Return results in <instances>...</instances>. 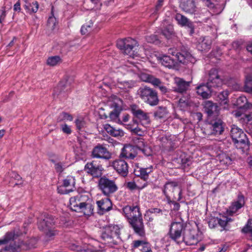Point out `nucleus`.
Segmentation results:
<instances>
[{
  "label": "nucleus",
  "instance_id": "1",
  "mask_svg": "<svg viewBox=\"0 0 252 252\" xmlns=\"http://www.w3.org/2000/svg\"><path fill=\"white\" fill-rule=\"evenodd\" d=\"M123 211L134 232L140 237L145 236V228L139 207L127 205L123 208Z\"/></svg>",
  "mask_w": 252,
  "mask_h": 252
},
{
  "label": "nucleus",
  "instance_id": "2",
  "mask_svg": "<svg viewBox=\"0 0 252 252\" xmlns=\"http://www.w3.org/2000/svg\"><path fill=\"white\" fill-rule=\"evenodd\" d=\"M14 234L12 232H7L4 236L0 239V246L8 244L1 249L0 252H13L20 250H27L35 247L37 241L35 238H31L28 240L26 243L22 241L18 242V244H16V241H14Z\"/></svg>",
  "mask_w": 252,
  "mask_h": 252
},
{
  "label": "nucleus",
  "instance_id": "3",
  "mask_svg": "<svg viewBox=\"0 0 252 252\" xmlns=\"http://www.w3.org/2000/svg\"><path fill=\"white\" fill-rule=\"evenodd\" d=\"M86 196L81 194L72 197L69 200V207L72 211L83 213L84 215L90 216L93 213L94 208L89 199L85 201Z\"/></svg>",
  "mask_w": 252,
  "mask_h": 252
},
{
  "label": "nucleus",
  "instance_id": "4",
  "mask_svg": "<svg viewBox=\"0 0 252 252\" xmlns=\"http://www.w3.org/2000/svg\"><path fill=\"white\" fill-rule=\"evenodd\" d=\"M121 227L118 225L110 224L105 228L101 238L109 244L117 245L120 238Z\"/></svg>",
  "mask_w": 252,
  "mask_h": 252
},
{
  "label": "nucleus",
  "instance_id": "5",
  "mask_svg": "<svg viewBox=\"0 0 252 252\" xmlns=\"http://www.w3.org/2000/svg\"><path fill=\"white\" fill-rule=\"evenodd\" d=\"M138 93L144 102L151 106H156L158 104L159 99L158 93L156 90L148 86H144L140 88Z\"/></svg>",
  "mask_w": 252,
  "mask_h": 252
},
{
  "label": "nucleus",
  "instance_id": "6",
  "mask_svg": "<svg viewBox=\"0 0 252 252\" xmlns=\"http://www.w3.org/2000/svg\"><path fill=\"white\" fill-rule=\"evenodd\" d=\"M185 226L183 222H173L170 227L168 235L173 241L179 244L183 242Z\"/></svg>",
  "mask_w": 252,
  "mask_h": 252
},
{
  "label": "nucleus",
  "instance_id": "7",
  "mask_svg": "<svg viewBox=\"0 0 252 252\" xmlns=\"http://www.w3.org/2000/svg\"><path fill=\"white\" fill-rule=\"evenodd\" d=\"M230 135L237 148H245L248 142L246 134L235 125L231 126Z\"/></svg>",
  "mask_w": 252,
  "mask_h": 252
},
{
  "label": "nucleus",
  "instance_id": "8",
  "mask_svg": "<svg viewBox=\"0 0 252 252\" xmlns=\"http://www.w3.org/2000/svg\"><path fill=\"white\" fill-rule=\"evenodd\" d=\"M162 191L168 200H170L172 196L177 201L182 199V189L178 188V183L176 182H167L163 187Z\"/></svg>",
  "mask_w": 252,
  "mask_h": 252
},
{
  "label": "nucleus",
  "instance_id": "9",
  "mask_svg": "<svg viewBox=\"0 0 252 252\" xmlns=\"http://www.w3.org/2000/svg\"><path fill=\"white\" fill-rule=\"evenodd\" d=\"M98 186L102 192L107 196H110L118 189L114 181L110 180L105 177H101L99 179Z\"/></svg>",
  "mask_w": 252,
  "mask_h": 252
},
{
  "label": "nucleus",
  "instance_id": "10",
  "mask_svg": "<svg viewBox=\"0 0 252 252\" xmlns=\"http://www.w3.org/2000/svg\"><path fill=\"white\" fill-rule=\"evenodd\" d=\"M55 222L54 218L52 216L47 215L42 220L38 222V228L44 231L48 237L51 238L55 235V231L52 229Z\"/></svg>",
  "mask_w": 252,
  "mask_h": 252
},
{
  "label": "nucleus",
  "instance_id": "11",
  "mask_svg": "<svg viewBox=\"0 0 252 252\" xmlns=\"http://www.w3.org/2000/svg\"><path fill=\"white\" fill-rule=\"evenodd\" d=\"M117 46L120 49L123 50L125 54L134 57L133 49L137 46V42L134 39L129 37L119 40L117 41Z\"/></svg>",
  "mask_w": 252,
  "mask_h": 252
},
{
  "label": "nucleus",
  "instance_id": "12",
  "mask_svg": "<svg viewBox=\"0 0 252 252\" xmlns=\"http://www.w3.org/2000/svg\"><path fill=\"white\" fill-rule=\"evenodd\" d=\"M130 109L132 114L139 120L140 124L144 127L148 126L151 122L149 114L139 108L136 105H131Z\"/></svg>",
  "mask_w": 252,
  "mask_h": 252
},
{
  "label": "nucleus",
  "instance_id": "13",
  "mask_svg": "<svg viewBox=\"0 0 252 252\" xmlns=\"http://www.w3.org/2000/svg\"><path fill=\"white\" fill-rule=\"evenodd\" d=\"M168 53L175 56L177 60L181 63L186 64L189 63H193L194 59L190 53L186 50H182L180 52H176L175 50L170 48Z\"/></svg>",
  "mask_w": 252,
  "mask_h": 252
},
{
  "label": "nucleus",
  "instance_id": "14",
  "mask_svg": "<svg viewBox=\"0 0 252 252\" xmlns=\"http://www.w3.org/2000/svg\"><path fill=\"white\" fill-rule=\"evenodd\" d=\"M140 78L144 82L151 83L155 87H158L163 94L168 92V89L162 84L161 81L152 75L143 73L140 74Z\"/></svg>",
  "mask_w": 252,
  "mask_h": 252
},
{
  "label": "nucleus",
  "instance_id": "15",
  "mask_svg": "<svg viewBox=\"0 0 252 252\" xmlns=\"http://www.w3.org/2000/svg\"><path fill=\"white\" fill-rule=\"evenodd\" d=\"M103 170L102 165L95 161L88 162L85 166V170L93 177L98 178L102 175Z\"/></svg>",
  "mask_w": 252,
  "mask_h": 252
},
{
  "label": "nucleus",
  "instance_id": "16",
  "mask_svg": "<svg viewBox=\"0 0 252 252\" xmlns=\"http://www.w3.org/2000/svg\"><path fill=\"white\" fill-rule=\"evenodd\" d=\"M75 180L72 176H67L63 181V184L58 188V192L61 194H68L75 188Z\"/></svg>",
  "mask_w": 252,
  "mask_h": 252
},
{
  "label": "nucleus",
  "instance_id": "17",
  "mask_svg": "<svg viewBox=\"0 0 252 252\" xmlns=\"http://www.w3.org/2000/svg\"><path fill=\"white\" fill-rule=\"evenodd\" d=\"M112 166L119 174L123 177H126L128 174V164L124 159H117L114 160L112 163Z\"/></svg>",
  "mask_w": 252,
  "mask_h": 252
},
{
  "label": "nucleus",
  "instance_id": "18",
  "mask_svg": "<svg viewBox=\"0 0 252 252\" xmlns=\"http://www.w3.org/2000/svg\"><path fill=\"white\" fill-rule=\"evenodd\" d=\"M204 108L205 112L208 115L209 120L218 117L219 109L216 103L210 101H207L204 103Z\"/></svg>",
  "mask_w": 252,
  "mask_h": 252
},
{
  "label": "nucleus",
  "instance_id": "19",
  "mask_svg": "<svg viewBox=\"0 0 252 252\" xmlns=\"http://www.w3.org/2000/svg\"><path fill=\"white\" fill-rule=\"evenodd\" d=\"M92 156L93 158L108 159L111 158V154L108 150L102 145L98 144L94 147Z\"/></svg>",
  "mask_w": 252,
  "mask_h": 252
},
{
  "label": "nucleus",
  "instance_id": "20",
  "mask_svg": "<svg viewBox=\"0 0 252 252\" xmlns=\"http://www.w3.org/2000/svg\"><path fill=\"white\" fill-rule=\"evenodd\" d=\"M210 128L212 129L211 134L220 135L224 131V126L221 120L219 118L210 120Z\"/></svg>",
  "mask_w": 252,
  "mask_h": 252
},
{
  "label": "nucleus",
  "instance_id": "21",
  "mask_svg": "<svg viewBox=\"0 0 252 252\" xmlns=\"http://www.w3.org/2000/svg\"><path fill=\"white\" fill-rule=\"evenodd\" d=\"M180 7L183 11L190 14H195L197 11L194 0H181Z\"/></svg>",
  "mask_w": 252,
  "mask_h": 252
},
{
  "label": "nucleus",
  "instance_id": "22",
  "mask_svg": "<svg viewBox=\"0 0 252 252\" xmlns=\"http://www.w3.org/2000/svg\"><path fill=\"white\" fill-rule=\"evenodd\" d=\"M222 84L221 79L220 78L218 71L216 69L210 70L208 81L207 83L210 89L220 86Z\"/></svg>",
  "mask_w": 252,
  "mask_h": 252
},
{
  "label": "nucleus",
  "instance_id": "23",
  "mask_svg": "<svg viewBox=\"0 0 252 252\" xmlns=\"http://www.w3.org/2000/svg\"><path fill=\"white\" fill-rule=\"evenodd\" d=\"M175 19L178 25L182 27H187L190 29L191 33L194 32L193 24L187 17L178 13L175 16Z\"/></svg>",
  "mask_w": 252,
  "mask_h": 252
},
{
  "label": "nucleus",
  "instance_id": "24",
  "mask_svg": "<svg viewBox=\"0 0 252 252\" xmlns=\"http://www.w3.org/2000/svg\"><path fill=\"white\" fill-rule=\"evenodd\" d=\"M98 213L101 214L110 211L112 209V204L109 198L102 199L96 201Z\"/></svg>",
  "mask_w": 252,
  "mask_h": 252
},
{
  "label": "nucleus",
  "instance_id": "25",
  "mask_svg": "<svg viewBox=\"0 0 252 252\" xmlns=\"http://www.w3.org/2000/svg\"><path fill=\"white\" fill-rule=\"evenodd\" d=\"M175 81L176 86L173 88L174 91L180 93H183L186 92L188 90L190 84V81H186L180 78H176Z\"/></svg>",
  "mask_w": 252,
  "mask_h": 252
},
{
  "label": "nucleus",
  "instance_id": "26",
  "mask_svg": "<svg viewBox=\"0 0 252 252\" xmlns=\"http://www.w3.org/2000/svg\"><path fill=\"white\" fill-rule=\"evenodd\" d=\"M245 203L244 196L242 194H239L237 201L233 202L229 207V214L232 215L236 213L239 209L244 206Z\"/></svg>",
  "mask_w": 252,
  "mask_h": 252
},
{
  "label": "nucleus",
  "instance_id": "27",
  "mask_svg": "<svg viewBox=\"0 0 252 252\" xmlns=\"http://www.w3.org/2000/svg\"><path fill=\"white\" fill-rule=\"evenodd\" d=\"M136 148L132 145H126L123 149L120 156L128 159H133L137 155Z\"/></svg>",
  "mask_w": 252,
  "mask_h": 252
},
{
  "label": "nucleus",
  "instance_id": "28",
  "mask_svg": "<svg viewBox=\"0 0 252 252\" xmlns=\"http://www.w3.org/2000/svg\"><path fill=\"white\" fill-rule=\"evenodd\" d=\"M158 61L163 66L169 68L174 67L176 64V61L169 56L163 55L157 57Z\"/></svg>",
  "mask_w": 252,
  "mask_h": 252
},
{
  "label": "nucleus",
  "instance_id": "29",
  "mask_svg": "<svg viewBox=\"0 0 252 252\" xmlns=\"http://www.w3.org/2000/svg\"><path fill=\"white\" fill-rule=\"evenodd\" d=\"M175 139L174 136H163L160 138L161 146L167 149H171L175 146Z\"/></svg>",
  "mask_w": 252,
  "mask_h": 252
},
{
  "label": "nucleus",
  "instance_id": "30",
  "mask_svg": "<svg viewBox=\"0 0 252 252\" xmlns=\"http://www.w3.org/2000/svg\"><path fill=\"white\" fill-rule=\"evenodd\" d=\"M153 169V166L150 165L147 167L138 168L137 170H135V172L137 176H140L144 181H146L149 177V174L152 172Z\"/></svg>",
  "mask_w": 252,
  "mask_h": 252
},
{
  "label": "nucleus",
  "instance_id": "31",
  "mask_svg": "<svg viewBox=\"0 0 252 252\" xmlns=\"http://www.w3.org/2000/svg\"><path fill=\"white\" fill-rule=\"evenodd\" d=\"M104 128L105 130L110 134L111 136L114 137H122L124 135V132L121 129H116L111 126L109 124H105L104 125Z\"/></svg>",
  "mask_w": 252,
  "mask_h": 252
},
{
  "label": "nucleus",
  "instance_id": "32",
  "mask_svg": "<svg viewBox=\"0 0 252 252\" xmlns=\"http://www.w3.org/2000/svg\"><path fill=\"white\" fill-rule=\"evenodd\" d=\"M196 89L197 94L203 98H208L210 95L211 90L207 84L200 85L197 87Z\"/></svg>",
  "mask_w": 252,
  "mask_h": 252
},
{
  "label": "nucleus",
  "instance_id": "33",
  "mask_svg": "<svg viewBox=\"0 0 252 252\" xmlns=\"http://www.w3.org/2000/svg\"><path fill=\"white\" fill-rule=\"evenodd\" d=\"M88 147L85 142H81L80 145L75 149V153L80 158L85 156L87 152Z\"/></svg>",
  "mask_w": 252,
  "mask_h": 252
},
{
  "label": "nucleus",
  "instance_id": "34",
  "mask_svg": "<svg viewBox=\"0 0 252 252\" xmlns=\"http://www.w3.org/2000/svg\"><path fill=\"white\" fill-rule=\"evenodd\" d=\"M125 125L126 126L127 129L131 130L137 134H138L139 132H141V129L139 127V124L137 120L134 118L129 124H125Z\"/></svg>",
  "mask_w": 252,
  "mask_h": 252
},
{
  "label": "nucleus",
  "instance_id": "35",
  "mask_svg": "<svg viewBox=\"0 0 252 252\" xmlns=\"http://www.w3.org/2000/svg\"><path fill=\"white\" fill-rule=\"evenodd\" d=\"M185 238L184 241L187 245L191 246L197 244L198 241L197 238L194 235L190 234L186 235L184 237Z\"/></svg>",
  "mask_w": 252,
  "mask_h": 252
},
{
  "label": "nucleus",
  "instance_id": "36",
  "mask_svg": "<svg viewBox=\"0 0 252 252\" xmlns=\"http://www.w3.org/2000/svg\"><path fill=\"white\" fill-rule=\"evenodd\" d=\"M109 102L110 103L109 104L110 106L115 109H120L122 105V100L115 95L111 97V98L109 100Z\"/></svg>",
  "mask_w": 252,
  "mask_h": 252
},
{
  "label": "nucleus",
  "instance_id": "37",
  "mask_svg": "<svg viewBox=\"0 0 252 252\" xmlns=\"http://www.w3.org/2000/svg\"><path fill=\"white\" fill-rule=\"evenodd\" d=\"M167 113L166 108L164 107H158L154 113V116L157 119H161L166 117Z\"/></svg>",
  "mask_w": 252,
  "mask_h": 252
},
{
  "label": "nucleus",
  "instance_id": "38",
  "mask_svg": "<svg viewBox=\"0 0 252 252\" xmlns=\"http://www.w3.org/2000/svg\"><path fill=\"white\" fill-rule=\"evenodd\" d=\"M61 63L62 60L58 56L50 57L47 60V64L50 66H55Z\"/></svg>",
  "mask_w": 252,
  "mask_h": 252
},
{
  "label": "nucleus",
  "instance_id": "39",
  "mask_svg": "<svg viewBox=\"0 0 252 252\" xmlns=\"http://www.w3.org/2000/svg\"><path fill=\"white\" fill-rule=\"evenodd\" d=\"M211 40L208 37L204 38L199 44L201 50L208 51L211 48Z\"/></svg>",
  "mask_w": 252,
  "mask_h": 252
},
{
  "label": "nucleus",
  "instance_id": "40",
  "mask_svg": "<svg viewBox=\"0 0 252 252\" xmlns=\"http://www.w3.org/2000/svg\"><path fill=\"white\" fill-rule=\"evenodd\" d=\"M132 141L134 144V147L139 149H142L143 147L145 146V143L144 139L139 136H136L132 138Z\"/></svg>",
  "mask_w": 252,
  "mask_h": 252
},
{
  "label": "nucleus",
  "instance_id": "41",
  "mask_svg": "<svg viewBox=\"0 0 252 252\" xmlns=\"http://www.w3.org/2000/svg\"><path fill=\"white\" fill-rule=\"evenodd\" d=\"M134 86V82L130 81L120 82L117 84V86L121 89L127 91Z\"/></svg>",
  "mask_w": 252,
  "mask_h": 252
},
{
  "label": "nucleus",
  "instance_id": "42",
  "mask_svg": "<svg viewBox=\"0 0 252 252\" xmlns=\"http://www.w3.org/2000/svg\"><path fill=\"white\" fill-rule=\"evenodd\" d=\"M93 23L92 21L83 25L81 29V32L82 34H87L92 31Z\"/></svg>",
  "mask_w": 252,
  "mask_h": 252
},
{
  "label": "nucleus",
  "instance_id": "43",
  "mask_svg": "<svg viewBox=\"0 0 252 252\" xmlns=\"http://www.w3.org/2000/svg\"><path fill=\"white\" fill-rule=\"evenodd\" d=\"M56 18L53 15V11L51 12V16H50L47 21V26L50 30L53 31L55 29L57 25Z\"/></svg>",
  "mask_w": 252,
  "mask_h": 252
},
{
  "label": "nucleus",
  "instance_id": "44",
  "mask_svg": "<svg viewBox=\"0 0 252 252\" xmlns=\"http://www.w3.org/2000/svg\"><path fill=\"white\" fill-rule=\"evenodd\" d=\"M38 3L37 1H33L29 5H25V8L28 10V12L30 14L36 13L38 9Z\"/></svg>",
  "mask_w": 252,
  "mask_h": 252
},
{
  "label": "nucleus",
  "instance_id": "45",
  "mask_svg": "<svg viewBox=\"0 0 252 252\" xmlns=\"http://www.w3.org/2000/svg\"><path fill=\"white\" fill-rule=\"evenodd\" d=\"M162 34L168 39H170L174 35L173 27L169 25L162 31Z\"/></svg>",
  "mask_w": 252,
  "mask_h": 252
},
{
  "label": "nucleus",
  "instance_id": "46",
  "mask_svg": "<svg viewBox=\"0 0 252 252\" xmlns=\"http://www.w3.org/2000/svg\"><path fill=\"white\" fill-rule=\"evenodd\" d=\"M232 220L231 218L223 217L222 219L218 218V224L222 228L221 231L226 230L225 228L226 225L228 222L232 221Z\"/></svg>",
  "mask_w": 252,
  "mask_h": 252
},
{
  "label": "nucleus",
  "instance_id": "47",
  "mask_svg": "<svg viewBox=\"0 0 252 252\" xmlns=\"http://www.w3.org/2000/svg\"><path fill=\"white\" fill-rule=\"evenodd\" d=\"M75 125L78 130H82L86 126V123L84 118L82 117H78L75 121Z\"/></svg>",
  "mask_w": 252,
  "mask_h": 252
},
{
  "label": "nucleus",
  "instance_id": "48",
  "mask_svg": "<svg viewBox=\"0 0 252 252\" xmlns=\"http://www.w3.org/2000/svg\"><path fill=\"white\" fill-rule=\"evenodd\" d=\"M59 121H72L73 117L69 114L63 112L61 113L59 117Z\"/></svg>",
  "mask_w": 252,
  "mask_h": 252
},
{
  "label": "nucleus",
  "instance_id": "49",
  "mask_svg": "<svg viewBox=\"0 0 252 252\" xmlns=\"http://www.w3.org/2000/svg\"><path fill=\"white\" fill-rule=\"evenodd\" d=\"M252 77L251 76H247L245 82V89L247 92H252Z\"/></svg>",
  "mask_w": 252,
  "mask_h": 252
},
{
  "label": "nucleus",
  "instance_id": "50",
  "mask_svg": "<svg viewBox=\"0 0 252 252\" xmlns=\"http://www.w3.org/2000/svg\"><path fill=\"white\" fill-rule=\"evenodd\" d=\"M228 96V92L227 91H224L218 94V97L220 100L223 101L224 104H226Z\"/></svg>",
  "mask_w": 252,
  "mask_h": 252
},
{
  "label": "nucleus",
  "instance_id": "51",
  "mask_svg": "<svg viewBox=\"0 0 252 252\" xmlns=\"http://www.w3.org/2000/svg\"><path fill=\"white\" fill-rule=\"evenodd\" d=\"M247 102V99L245 96H240L237 100V105H239L241 108H246V104Z\"/></svg>",
  "mask_w": 252,
  "mask_h": 252
},
{
  "label": "nucleus",
  "instance_id": "52",
  "mask_svg": "<svg viewBox=\"0 0 252 252\" xmlns=\"http://www.w3.org/2000/svg\"><path fill=\"white\" fill-rule=\"evenodd\" d=\"M220 161L222 164L228 165L231 163V158L226 155H222L220 156Z\"/></svg>",
  "mask_w": 252,
  "mask_h": 252
},
{
  "label": "nucleus",
  "instance_id": "53",
  "mask_svg": "<svg viewBox=\"0 0 252 252\" xmlns=\"http://www.w3.org/2000/svg\"><path fill=\"white\" fill-rule=\"evenodd\" d=\"M146 40L148 42L158 43L159 40L157 35L153 34L146 37Z\"/></svg>",
  "mask_w": 252,
  "mask_h": 252
},
{
  "label": "nucleus",
  "instance_id": "54",
  "mask_svg": "<svg viewBox=\"0 0 252 252\" xmlns=\"http://www.w3.org/2000/svg\"><path fill=\"white\" fill-rule=\"evenodd\" d=\"M218 218L213 217L210 219L209 221V226L210 228H213L218 224Z\"/></svg>",
  "mask_w": 252,
  "mask_h": 252
},
{
  "label": "nucleus",
  "instance_id": "55",
  "mask_svg": "<svg viewBox=\"0 0 252 252\" xmlns=\"http://www.w3.org/2000/svg\"><path fill=\"white\" fill-rule=\"evenodd\" d=\"M146 242L145 240H135L132 242V247L134 249L137 248L140 246H143V245Z\"/></svg>",
  "mask_w": 252,
  "mask_h": 252
},
{
  "label": "nucleus",
  "instance_id": "56",
  "mask_svg": "<svg viewBox=\"0 0 252 252\" xmlns=\"http://www.w3.org/2000/svg\"><path fill=\"white\" fill-rule=\"evenodd\" d=\"M119 109H115L111 112L109 114V117L112 120H116L119 115V112L118 111Z\"/></svg>",
  "mask_w": 252,
  "mask_h": 252
},
{
  "label": "nucleus",
  "instance_id": "57",
  "mask_svg": "<svg viewBox=\"0 0 252 252\" xmlns=\"http://www.w3.org/2000/svg\"><path fill=\"white\" fill-rule=\"evenodd\" d=\"M61 129L63 133L67 134H70L71 133L70 127L65 124L61 126Z\"/></svg>",
  "mask_w": 252,
  "mask_h": 252
},
{
  "label": "nucleus",
  "instance_id": "58",
  "mask_svg": "<svg viewBox=\"0 0 252 252\" xmlns=\"http://www.w3.org/2000/svg\"><path fill=\"white\" fill-rule=\"evenodd\" d=\"M55 168L57 172L61 173L64 170V167L62 162H56L55 163Z\"/></svg>",
  "mask_w": 252,
  "mask_h": 252
},
{
  "label": "nucleus",
  "instance_id": "59",
  "mask_svg": "<svg viewBox=\"0 0 252 252\" xmlns=\"http://www.w3.org/2000/svg\"><path fill=\"white\" fill-rule=\"evenodd\" d=\"M146 156H149L152 155V151L149 147L147 146H144L142 149H139Z\"/></svg>",
  "mask_w": 252,
  "mask_h": 252
},
{
  "label": "nucleus",
  "instance_id": "60",
  "mask_svg": "<svg viewBox=\"0 0 252 252\" xmlns=\"http://www.w3.org/2000/svg\"><path fill=\"white\" fill-rule=\"evenodd\" d=\"M6 16L5 7L3 6L0 10V23L2 24Z\"/></svg>",
  "mask_w": 252,
  "mask_h": 252
},
{
  "label": "nucleus",
  "instance_id": "61",
  "mask_svg": "<svg viewBox=\"0 0 252 252\" xmlns=\"http://www.w3.org/2000/svg\"><path fill=\"white\" fill-rule=\"evenodd\" d=\"M151 250L150 244L146 241L145 244L142 247L141 251L142 252H148Z\"/></svg>",
  "mask_w": 252,
  "mask_h": 252
},
{
  "label": "nucleus",
  "instance_id": "62",
  "mask_svg": "<svg viewBox=\"0 0 252 252\" xmlns=\"http://www.w3.org/2000/svg\"><path fill=\"white\" fill-rule=\"evenodd\" d=\"M127 188L130 190H133L137 189V186L134 182H129L126 184Z\"/></svg>",
  "mask_w": 252,
  "mask_h": 252
},
{
  "label": "nucleus",
  "instance_id": "63",
  "mask_svg": "<svg viewBox=\"0 0 252 252\" xmlns=\"http://www.w3.org/2000/svg\"><path fill=\"white\" fill-rule=\"evenodd\" d=\"M246 232H249L252 235V222H248L247 227L243 229Z\"/></svg>",
  "mask_w": 252,
  "mask_h": 252
},
{
  "label": "nucleus",
  "instance_id": "64",
  "mask_svg": "<svg viewBox=\"0 0 252 252\" xmlns=\"http://www.w3.org/2000/svg\"><path fill=\"white\" fill-rule=\"evenodd\" d=\"M244 117H242L245 120L247 121L248 123H249L251 125H252V113L249 115H245Z\"/></svg>",
  "mask_w": 252,
  "mask_h": 252
}]
</instances>
